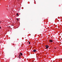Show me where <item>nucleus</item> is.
I'll list each match as a JSON object with an SVG mask.
<instances>
[{"mask_svg": "<svg viewBox=\"0 0 62 62\" xmlns=\"http://www.w3.org/2000/svg\"><path fill=\"white\" fill-rule=\"evenodd\" d=\"M29 44H30V42H29Z\"/></svg>", "mask_w": 62, "mask_h": 62, "instance_id": "423d86ee", "label": "nucleus"}, {"mask_svg": "<svg viewBox=\"0 0 62 62\" xmlns=\"http://www.w3.org/2000/svg\"><path fill=\"white\" fill-rule=\"evenodd\" d=\"M16 15H17V16H18L19 15H18V13H17V14H16Z\"/></svg>", "mask_w": 62, "mask_h": 62, "instance_id": "20e7f679", "label": "nucleus"}, {"mask_svg": "<svg viewBox=\"0 0 62 62\" xmlns=\"http://www.w3.org/2000/svg\"><path fill=\"white\" fill-rule=\"evenodd\" d=\"M36 51L37 50H36L34 49L33 50L32 52H36Z\"/></svg>", "mask_w": 62, "mask_h": 62, "instance_id": "f03ea898", "label": "nucleus"}, {"mask_svg": "<svg viewBox=\"0 0 62 62\" xmlns=\"http://www.w3.org/2000/svg\"><path fill=\"white\" fill-rule=\"evenodd\" d=\"M10 4H11V3H10Z\"/></svg>", "mask_w": 62, "mask_h": 62, "instance_id": "1a4fd4ad", "label": "nucleus"}, {"mask_svg": "<svg viewBox=\"0 0 62 62\" xmlns=\"http://www.w3.org/2000/svg\"><path fill=\"white\" fill-rule=\"evenodd\" d=\"M17 20H18H18H19V19H18V18H17Z\"/></svg>", "mask_w": 62, "mask_h": 62, "instance_id": "0eeeda50", "label": "nucleus"}, {"mask_svg": "<svg viewBox=\"0 0 62 62\" xmlns=\"http://www.w3.org/2000/svg\"><path fill=\"white\" fill-rule=\"evenodd\" d=\"M61 60H62V58H61Z\"/></svg>", "mask_w": 62, "mask_h": 62, "instance_id": "9d476101", "label": "nucleus"}, {"mask_svg": "<svg viewBox=\"0 0 62 62\" xmlns=\"http://www.w3.org/2000/svg\"><path fill=\"white\" fill-rule=\"evenodd\" d=\"M20 54L21 56H22V55H23V54H22V53H20Z\"/></svg>", "mask_w": 62, "mask_h": 62, "instance_id": "39448f33", "label": "nucleus"}, {"mask_svg": "<svg viewBox=\"0 0 62 62\" xmlns=\"http://www.w3.org/2000/svg\"><path fill=\"white\" fill-rule=\"evenodd\" d=\"M19 56H20V54H19Z\"/></svg>", "mask_w": 62, "mask_h": 62, "instance_id": "f8f14e48", "label": "nucleus"}, {"mask_svg": "<svg viewBox=\"0 0 62 62\" xmlns=\"http://www.w3.org/2000/svg\"><path fill=\"white\" fill-rule=\"evenodd\" d=\"M54 48L55 49H56V48Z\"/></svg>", "mask_w": 62, "mask_h": 62, "instance_id": "9b49d317", "label": "nucleus"}, {"mask_svg": "<svg viewBox=\"0 0 62 62\" xmlns=\"http://www.w3.org/2000/svg\"><path fill=\"white\" fill-rule=\"evenodd\" d=\"M1 27H0V29H1Z\"/></svg>", "mask_w": 62, "mask_h": 62, "instance_id": "6e6552de", "label": "nucleus"}, {"mask_svg": "<svg viewBox=\"0 0 62 62\" xmlns=\"http://www.w3.org/2000/svg\"><path fill=\"white\" fill-rule=\"evenodd\" d=\"M45 47H46V49H47L48 48V47H49V46L48 45H46V46H45Z\"/></svg>", "mask_w": 62, "mask_h": 62, "instance_id": "f257e3e1", "label": "nucleus"}, {"mask_svg": "<svg viewBox=\"0 0 62 62\" xmlns=\"http://www.w3.org/2000/svg\"><path fill=\"white\" fill-rule=\"evenodd\" d=\"M49 42H53V40H50L49 41Z\"/></svg>", "mask_w": 62, "mask_h": 62, "instance_id": "7ed1b4c3", "label": "nucleus"}]
</instances>
